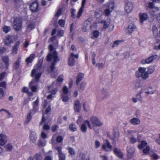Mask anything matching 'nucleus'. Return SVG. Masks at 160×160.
I'll return each mask as SVG.
<instances>
[{
  "label": "nucleus",
  "mask_w": 160,
  "mask_h": 160,
  "mask_svg": "<svg viewBox=\"0 0 160 160\" xmlns=\"http://www.w3.org/2000/svg\"><path fill=\"white\" fill-rule=\"evenodd\" d=\"M52 58L53 62L49 68L48 69L49 72H52L55 68L54 66L56 63L60 60V58H58V53L56 51H54L52 53L49 54L47 57V61L50 62Z\"/></svg>",
  "instance_id": "f257e3e1"
},
{
  "label": "nucleus",
  "mask_w": 160,
  "mask_h": 160,
  "mask_svg": "<svg viewBox=\"0 0 160 160\" xmlns=\"http://www.w3.org/2000/svg\"><path fill=\"white\" fill-rule=\"evenodd\" d=\"M146 68L140 67L136 72V75L138 78H141L142 79H146L148 77V73L146 72Z\"/></svg>",
  "instance_id": "f03ea898"
},
{
  "label": "nucleus",
  "mask_w": 160,
  "mask_h": 160,
  "mask_svg": "<svg viewBox=\"0 0 160 160\" xmlns=\"http://www.w3.org/2000/svg\"><path fill=\"white\" fill-rule=\"evenodd\" d=\"M90 121L93 127H100L103 124L99 118L96 116H93L91 117L90 118Z\"/></svg>",
  "instance_id": "7ed1b4c3"
},
{
  "label": "nucleus",
  "mask_w": 160,
  "mask_h": 160,
  "mask_svg": "<svg viewBox=\"0 0 160 160\" xmlns=\"http://www.w3.org/2000/svg\"><path fill=\"white\" fill-rule=\"evenodd\" d=\"M22 20L19 18L16 17L14 19L13 28L16 31L20 30L22 26Z\"/></svg>",
  "instance_id": "20e7f679"
},
{
  "label": "nucleus",
  "mask_w": 160,
  "mask_h": 160,
  "mask_svg": "<svg viewBox=\"0 0 160 160\" xmlns=\"http://www.w3.org/2000/svg\"><path fill=\"white\" fill-rule=\"evenodd\" d=\"M55 149L58 152L59 160H65V155L62 151V147L58 146L55 147Z\"/></svg>",
  "instance_id": "39448f33"
},
{
  "label": "nucleus",
  "mask_w": 160,
  "mask_h": 160,
  "mask_svg": "<svg viewBox=\"0 0 160 160\" xmlns=\"http://www.w3.org/2000/svg\"><path fill=\"white\" fill-rule=\"evenodd\" d=\"M133 8V6L132 2L129 1L126 2L125 5V11L128 13H130Z\"/></svg>",
  "instance_id": "423d86ee"
},
{
  "label": "nucleus",
  "mask_w": 160,
  "mask_h": 160,
  "mask_svg": "<svg viewBox=\"0 0 160 160\" xmlns=\"http://www.w3.org/2000/svg\"><path fill=\"white\" fill-rule=\"evenodd\" d=\"M29 7L30 10L32 12H36L38 10V4L36 1L32 2Z\"/></svg>",
  "instance_id": "0eeeda50"
},
{
  "label": "nucleus",
  "mask_w": 160,
  "mask_h": 160,
  "mask_svg": "<svg viewBox=\"0 0 160 160\" xmlns=\"http://www.w3.org/2000/svg\"><path fill=\"white\" fill-rule=\"evenodd\" d=\"M157 55H152L146 58L145 60H142L141 61V63L142 64L149 63L154 60L157 58Z\"/></svg>",
  "instance_id": "6e6552de"
},
{
  "label": "nucleus",
  "mask_w": 160,
  "mask_h": 160,
  "mask_svg": "<svg viewBox=\"0 0 160 160\" xmlns=\"http://www.w3.org/2000/svg\"><path fill=\"white\" fill-rule=\"evenodd\" d=\"M7 138L6 135L4 134H0V145H4L6 143Z\"/></svg>",
  "instance_id": "1a4fd4ad"
},
{
  "label": "nucleus",
  "mask_w": 160,
  "mask_h": 160,
  "mask_svg": "<svg viewBox=\"0 0 160 160\" xmlns=\"http://www.w3.org/2000/svg\"><path fill=\"white\" fill-rule=\"evenodd\" d=\"M109 96L107 90L105 88H103L101 91V97L102 99H104Z\"/></svg>",
  "instance_id": "9d476101"
},
{
  "label": "nucleus",
  "mask_w": 160,
  "mask_h": 160,
  "mask_svg": "<svg viewBox=\"0 0 160 160\" xmlns=\"http://www.w3.org/2000/svg\"><path fill=\"white\" fill-rule=\"evenodd\" d=\"M114 154L119 158H122L123 157V153L121 150L118 148H115L113 150Z\"/></svg>",
  "instance_id": "9b49d317"
},
{
  "label": "nucleus",
  "mask_w": 160,
  "mask_h": 160,
  "mask_svg": "<svg viewBox=\"0 0 160 160\" xmlns=\"http://www.w3.org/2000/svg\"><path fill=\"white\" fill-rule=\"evenodd\" d=\"M81 109V104L80 102L77 100L74 102V110L75 111L79 112L80 111Z\"/></svg>",
  "instance_id": "f8f14e48"
},
{
  "label": "nucleus",
  "mask_w": 160,
  "mask_h": 160,
  "mask_svg": "<svg viewBox=\"0 0 160 160\" xmlns=\"http://www.w3.org/2000/svg\"><path fill=\"white\" fill-rule=\"evenodd\" d=\"M29 138L31 142L34 143H35L37 139L36 133L34 132H31Z\"/></svg>",
  "instance_id": "ddd939ff"
},
{
  "label": "nucleus",
  "mask_w": 160,
  "mask_h": 160,
  "mask_svg": "<svg viewBox=\"0 0 160 160\" xmlns=\"http://www.w3.org/2000/svg\"><path fill=\"white\" fill-rule=\"evenodd\" d=\"M86 2V0H82V6L80 8L79 11L78 12V15L77 17L78 18H79L81 15L83 11V8L84 7L85 4Z\"/></svg>",
  "instance_id": "4468645a"
},
{
  "label": "nucleus",
  "mask_w": 160,
  "mask_h": 160,
  "mask_svg": "<svg viewBox=\"0 0 160 160\" xmlns=\"http://www.w3.org/2000/svg\"><path fill=\"white\" fill-rule=\"evenodd\" d=\"M84 77V74L82 73H79L77 77V79L76 81V84L78 85L79 82L82 80Z\"/></svg>",
  "instance_id": "2eb2a0df"
},
{
  "label": "nucleus",
  "mask_w": 160,
  "mask_h": 160,
  "mask_svg": "<svg viewBox=\"0 0 160 160\" xmlns=\"http://www.w3.org/2000/svg\"><path fill=\"white\" fill-rule=\"evenodd\" d=\"M35 83L36 81L35 80H33L30 82L29 84V87H30L32 91L33 92H36L37 89L36 86L33 85Z\"/></svg>",
  "instance_id": "dca6fc26"
},
{
  "label": "nucleus",
  "mask_w": 160,
  "mask_h": 160,
  "mask_svg": "<svg viewBox=\"0 0 160 160\" xmlns=\"http://www.w3.org/2000/svg\"><path fill=\"white\" fill-rule=\"evenodd\" d=\"M2 61L4 62L6 65V68L7 69H8L9 64L8 63L9 59L8 56L2 57Z\"/></svg>",
  "instance_id": "f3484780"
},
{
  "label": "nucleus",
  "mask_w": 160,
  "mask_h": 160,
  "mask_svg": "<svg viewBox=\"0 0 160 160\" xmlns=\"http://www.w3.org/2000/svg\"><path fill=\"white\" fill-rule=\"evenodd\" d=\"M74 56V54L73 53H71V55L68 59V64L70 66H72L75 64V60L73 56Z\"/></svg>",
  "instance_id": "a211bd4d"
},
{
  "label": "nucleus",
  "mask_w": 160,
  "mask_h": 160,
  "mask_svg": "<svg viewBox=\"0 0 160 160\" xmlns=\"http://www.w3.org/2000/svg\"><path fill=\"white\" fill-rule=\"evenodd\" d=\"M136 28V26L133 23H130L128 26V33H132Z\"/></svg>",
  "instance_id": "6ab92c4d"
},
{
  "label": "nucleus",
  "mask_w": 160,
  "mask_h": 160,
  "mask_svg": "<svg viewBox=\"0 0 160 160\" xmlns=\"http://www.w3.org/2000/svg\"><path fill=\"white\" fill-rule=\"evenodd\" d=\"M148 18V15L147 13H144L140 15V22L142 23L144 21L146 20Z\"/></svg>",
  "instance_id": "aec40b11"
},
{
  "label": "nucleus",
  "mask_w": 160,
  "mask_h": 160,
  "mask_svg": "<svg viewBox=\"0 0 160 160\" xmlns=\"http://www.w3.org/2000/svg\"><path fill=\"white\" fill-rule=\"evenodd\" d=\"M90 23V22L88 20H86L83 25V27L82 28V30L84 32H86L87 31V30L88 29V25Z\"/></svg>",
  "instance_id": "412c9836"
},
{
  "label": "nucleus",
  "mask_w": 160,
  "mask_h": 160,
  "mask_svg": "<svg viewBox=\"0 0 160 160\" xmlns=\"http://www.w3.org/2000/svg\"><path fill=\"white\" fill-rule=\"evenodd\" d=\"M20 42H17L15 45L13 46L12 51V52L13 54H16L17 53V51Z\"/></svg>",
  "instance_id": "4be33fe9"
},
{
  "label": "nucleus",
  "mask_w": 160,
  "mask_h": 160,
  "mask_svg": "<svg viewBox=\"0 0 160 160\" xmlns=\"http://www.w3.org/2000/svg\"><path fill=\"white\" fill-rule=\"evenodd\" d=\"M130 121L132 124L134 125L139 124L140 123L139 119L136 118H133L130 120Z\"/></svg>",
  "instance_id": "5701e85b"
},
{
  "label": "nucleus",
  "mask_w": 160,
  "mask_h": 160,
  "mask_svg": "<svg viewBox=\"0 0 160 160\" xmlns=\"http://www.w3.org/2000/svg\"><path fill=\"white\" fill-rule=\"evenodd\" d=\"M27 30L29 31L35 28L34 23L32 22H30L28 23L27 25Z\"/></svg>",
  "instance_id": "b1692460"
},
{
  "label": "nucleus",
  "mask_w": 160,
  "mask_h": 160,
  "mask_svg": "<svg viewBox=\"0 0 160 160\" xmlns=\"http://www.w3.org/2000/svg\"><path fill=\"white\" fill-rule=\"evenodd\" d=\"M34 57L35 55L34 54H31L29 57L26 59V62H27V65L29 63L32 62Z\"/></svg>",
  "instance_id": "393cba45"
},
{
  "label": "nucleus",
  "mask_w": 160,
  "mask_h": 160,
  "mask_svg": "<svg viewBox=\"0 0 160 160\" xmlns=\"http://www.w3.org/2000/svg\"><path fill=\"white\" fill-rule=\"evenodd\" d=\"M21 58L19 57L17 60L13 64V67L15 69H17L19 67Z\"/></svg>",
  "instance_id": "a878e982"
},
{
  "label": "nucleus",
  "mask_w": 160,
  "mask_h": 160,
  "mask_svg": "<svg viewBox=\"0 0 160 160\" xmlns=\"http://www.w3.org/2000/svg\"><path fill=\"white\" fill-rule=\"evenodd\" d=\"M12 36H8L6 37L5 42L6 44L9 45L12 42Z\"/></svg>",
  "instance_id": "bb28decb"
},
{
  "label": "nucleus",
  "mask_w": 160,
  "mask_h": 160,
  "mask_svg": "<svg viewBox=\"0 0 160 160\" xmlns=\"http://www.w3.org/2000/svg\"><path fill=\"white\" fill-rule=\"evenodd\" d=\"M159 10V8L156 7L154 9L151 10L150 11V15L153 17H154L155 15L156 12L158 11Z\"/></svg>",
  "instance_id": "cd10ccee"
},
{
  "label": "nucleus",
  "mask_w": 160,
  "mask_h": 160,
  "mask_svg": "<svg viewBox=\"0 0 160 160\" xmlns=\"http://www.w3.org/2000/svg\"><path fill=\"white\" fill-rule=\"evenodd\" d=\"M143 84L140 82L139 81H137L136 82L134 88L135 89H138V88H141Z\"/></svg>",
  "instance_id": "c85d7f7f"
},
{
  "label": "nucleus",
  "mask_w": 160,
  "mask_h": 160,
  "mask_svg": "<svg viewBox=\"0 0 160 160\" xmlns=\"http://www.w3.org/2000/svg\"><path fill=\"white\" fill-rule=\"evenodd\" d=\"M147 144L146 141H142L141 142V144L138 145V147L139 149H142L147 145Z\"/></svg>",
  "instance_id": "c756f323"
},
{
  "label": "nucleus",
  "mask_w": 160,
  "mask_h": 160,
  "mask_svg": "<svg viewBox=\"0 0 160 160\" xmlns=\"http://www.w3.org/2000/svg\"><path fill=\"white\" fill-rule=\"evenodd\" d=\"M104 25L103 28H106L108 27L110 23V19L109 18H108L106 21H104Z\"/></svg>",
  "instance_id": "7c9ffc66"
},
{
  "label": "nucleus",
  "mask_w": 160,
  "mask_h": 160,
  "mask_svg": "<svg viewBox=\"0 0 160 160\" xmlns=\"http://www.w3.org/2000/svg\"><path fill=\"white\" fill-rule=\"evenodd\" d=\"M8 0H5L7 2ZM14 4L17 6V7H19L22 3V0H13Z\"/></svg>",
  "instance_id": "2f4dec72"
},
{
  "label": "nucleus",
  "mask_w": 160,
  "mask_h": 160,
  "mask_svg": "<svg viewBox=\"0 0 160 160\" xmlns=\"http://www.w3.org/2000/svg\"><path fill=\"white\" fill-rule=\"evenodd\" d=\"M69 128L70 129L72 132L75 131L77 130V128L76 125L73 124H71L69 126Z\"/></svg>",
  "instance_id": "473e14b6"
},
{
  "label": "nucleus",
  "mask_w": 160,
  "mask_h": 160,
  "mask_svg": "<svg viewBox=\"0 0 160 160\" xmlns=\"http://www.w3.org/2000/svg\"><path fill=\"white\" fill-rule=\"evenodd\" d=\"M35 160H42V156L39 153H37L34 155Z\"/></svg>",
  "instance_id": "72a5a7b5"
},
{
  "label": "nucleus",
  "mask_w": 160,
  "mask_h": 160,
  "mask_svg": "<svg viewBox=\"0 0 160 160\" xmlns=\"http://www.w3.org/2000/svg\"><path fill=\"white\" fill-rule=\"evenodd\" d=\"M61 97L63 101L67 102L68 101L69 98L66 95L62 94Z\"/></svg>",
  "instance_id": "f704fd0d"
},
{
  "label": "nucleus",
  "mask_w": 160,
  "mask_h": 160,
  "mask_svg": "<svg viewBox=\"0 0 160 160\" xmlns=\"http://www.w3.org/2000/svg\"><path fill=\"white\" fill-rule=\"evenodd\" d=\"M37 145L39 147H43L45 145V143L40 139L38 140Z\"/></svg>",
  "instance_id": "c9c22d12"
},
{
  "label": "nucleus",
  "mask_w": 160,
  "mask_h": 160,
  "mask_svg": "<svg viewBox=\"0 0 160 160\" xmlns=\"http://www.w3.org/2000/svg\"><path fill=\"white\" fill-rule=\"evenodd\" d=\"M154 67L153 66H150L148 68V72L149 74L152 73L154 71Z\"/></svg>",
  "instance_id": "e433bc0d"
},
{
  "label": "nucleus",
  "mask_w": 160,
  "mask_h": 160,
  "mask_svg": "<svg viewBox=\"0 0 160 160\" xmlns=\"http://www.w3.org/2000/svg\"><path fill=\"white\" fill-rule=\"evenodd\" d=\"M5 148L7 151H11L12 148V146L11 144H8L5 146Z\"/></svg>",
  "instance_id": "4c0bfd02"
},
{
  "label": "nucleus",
  "mask_w": 160,
  "mask_h": 160,
  "mask_svg": "<svg viewBox=\"0 0 160 160\" xmlns=\"http://www.w3.org/2000/svg\"><path fill=\"white\" fill-rule=\"evenodd\" d=\"M58 23L59 25L62 27H63L65 24V21L63 19H60L58 21Z\"/></svg>",
  "instance_id": "58836bf2"
},
{
  "label": "nucleus",
  "mask_w": 160,
  "mask_h": 160,
  "mask_svg": "<svg viewBox=\"0 0 160 160\" xmlns=\"http://www.w3.org/2000/svg\"><path fill=\"white\" fill-rule=\"evenodd\" d=\"M68 149L70 154L71 155H74L75 154V152L74 149L68 147Z\"/></svg>",
  "instance_id": "ea45409f"
},
{
  "label": "nucleus",
  "mask_w": 160,
  "mask_h": 160,
  "mask_svg": "<svg viewBox=\"0 0 160 160\" xmlns=\"http://www.w3.org/2000/svg\"><path fill=\"white\" fill-rule=\"evenodd\" d=\"M114 8V2L113 1H111L109 4L108 8L112 11Z\"/></svg>",
  "instance_id": "a19ab883"
},
{
  "label": "nucleus",
  "mask_w": 160,
  "mask_h": 160,
  "mask_svg": "<svg viewBox=\"0 0 160 160\" xmlns=\"http://www.w3.org/2000/svg\"><path fill=\"white\" fill-rule=\"evenodd\" d=\"M63 93L62 94L66 95L68 93V90L66 86H64L62 89Z\"/></svg>",
  "instance_id": "79ce46f5"
},
{
  "label": "nucleus",
  "mask_w": 160,
  "mask_h": 160,
  "mask_svg": "<svg viewBox=\"0 0 160 160\" xmlns=\"http://www.w3.org/2000/svg\"><path fill=\"white\" fill-rule=\"evenodd\" d=\"M96 66L100 70L102 69L104 66V64L103 63H98L96 64Z\"/></svg>",
  "instance_id": "37998d69"
},
{
  "label": "nucleus",
  "mask_w": 160,
  "mask_h": 160,
  "mask_svg": "<svg viewBox=\"0 0 160 160\" xmlns=\"http://www.w3.org/2000/svg\"><path fill=\"white\" fill-rule=\"evenodd\" d=\"M137 141V139L135 138L133 135H132L130 138V142L131 143H134Z\"/></svg>",
  "instance_id": "c03bdc74"
},
{
  "label": "nucleus",
  "mask_w": 160,
  "mask_h": 160,
  "mask_svg": "<svg viewBox=\"0 0 160 160\" xmlns=\"http://www.w3.org/2000/svg\"><path fill=\"white\" fill-rule=\"evenodd\" d=\"M81 129L83 132H85L87 131V127L85 124H83L81 126Z\"/></svg>",
  "instance_id": "a18cd8bd"
},
{
  "label": "nucleus",
  "mask_w": 160,
  "mask_h": 160,
  "mask_svg": "<svg viewBox=\"0 0 160 160\" xmlns=\"http://www.w3.org/2000/svg\"><path fill=\"white\" fill-rule=\"evenodd\" d=\"M31 112H30L29 114L27 115V119L25 122H26L27 123H28V122H29L32 118V117L31 116Z\"/></svg>",
  "instance_id": "49530a36"
},
{
  "label": "nucleus",
  "mask_w": 160,
  "mask_h": 160,
  "mask_svg": "<svg viewBox=\"0 0 160 160\" xmlns=\"http://www.w3.org/2000/svg\"><path fill=\"white\" fill-rule=\"evenodd\" d=\"M86 85V83L84 82H82L80 86V89L82 90H83Z\"/></svg>",
  "instance_id": "de8ad7c7"
},
{
  "label": "nucleus",
  "mask_w": 160,
  "mask_h": 160,
  "mask_svg": "<svg viewBox=\"0 0 160 160\" xmlns=\"http://www.w3.org/2000/svg\"><path fill=\"white\" fill-rule=\"evenodd\" d=\"M63 139V138L61 136H58L56 138V142H62Z\"/></svg>",
  "instance_id": "09e8293b"
},
{
  "label": "nucleus",
  "mask_w": 160,
  "mask_h": 160,
  "mask_svg": "<svg viewBox=\"0 0 160 160\" xmlns=\"http://www.w3.org/2000/svg\"><path fill=\"white\" fill-rule=\"evenodd\" d=\"M3 31L5 33H7L10 29V28L9 27L5 26L3 28Z\"/></svg>",
  "instance_id": "8fccbe9b"
},
{
  "label": "nucleus",
  "mask_w": 160,
  "mask_h": 160,
  "mask_svg": "<svg viewBox=\"0 0 160 160\" xmlns=\"http://www.w3.org/2000/svg\"><path fill=\"white\" fill-rule=\"evenodd\" d=\"M134 154V150H133L132 152L129 151V150H128V157L129 158H131Z\"/></svg>",
  "instance_id": "3c124183"
},
{
  "label": "nucleus",
  "mask_w": 160,
  "mask_h": 160,
  "mask_svg": "<svg viewBox=\"0 0 160 160\" xmlns=\"http://www.w3.org/2000/svg\"><path fill=\"white\" fill-rule=\"evenodd\" d=\"M0 87H2L5 89L6 88V84L4 82H0Z\"/></svg>",
  "instance_id": "603ef678"
},
{
  "label": "nucleus",
  "mask_w": 160,
  "mask_h": 160,
  "mask_svg": "<svg viewBox=\"0 0 160 160\" xmlns=\"http://www.w3.org/2000/svg\"><path fill=\"white\" fill-rule=\"evenodd\" d=\"M101 12L99 10H97L95 12V15L96 16L97 18H98L101 15Z\"/></svg>",
  "instance_id": "864d4df0"
},
{
  "label": "nucleus",
  "mask_w": 160,
  "mask_h": 160,
  "mask_svg": "<svg viewBox=\"0 0 160 160\" xmlns=\"http://www.w3.org/2000/svg\"><path fill=\"white\" fill-rule=\"evenodd\" d=\"M41 75V73H38L35 75V78L36 80H34L36 81V82L38 81V80L40 78Z\"/></svg>",
  "instance_id": "5fc2aeb1"
},
{
  "label": "nucleus",
  "mask_w": 160,
  "mask_h": 160,
  "mask_svg": "<svg viewBox=\"0 0 160 160\" xmlns=\"http://www.w3.org/2000/svg\"><path fill=\"white\" fill-rule=\"evenodd\" d=\"M148 7L151 9H153L155 8L156 7L154 6V4L153 2H151L149 3L148 4Z\"/></svg>",
  "instance_id": "6e6d98bb"
},
{
  "label": "nucleus",
  "mask_w": 160,
  "mask_h": 160,
  "mask_svg": "<svg viewBox=\"0 0 160 160\" xmlns=\"http://www.w3.org/2000/svg\"><path fill=\"white\" fill-rule=\"evenodd\" d=\"M150 150V148L149 146H148L146 147V148L144 149L143 150V152L144 153H147L149 152Z\"/></svg>",
  "instance_id": "4d7b16f0"
},
{
  "label": "nucleus",
  "mask_w": 160,
  "mask_h": 160,
  "mask_svg": "<svg viewBox=\"0 0 160 160\" xmlns=\"http://www.w3.org/2000/svg\"><path fill=\"white\" fill-rule=\"evenodd\" d=\"M112 11L109 8L106 9L104 11V13L106 15L108 16L110 13Z\"/></svg>",
  "instance_id": "13d9d810"
},
{
  "label": "nucleus",
  "mask_w": 160,
  "mask_h": 160,
  "mask_svg": "<svg viewBox=\"0 0 160 160\" xmlns=\"http://www.w3.org/2000/svg\"><path fill=\"white\" fill-rule=\"evenodd\" d=\"M120 42L121 41L119 40L115 41L114 42L113 44L112 45V47L113 48L114 47L117 46L119 44Z\"/></svg>",
  "instance_id": "bf43d9fd"
},
{
  "label": "nucleus",
  "mask_w": 160,
  "mask_h": 160,
  "mask_svg": "<svg viewBox=\"0 0 160 160\" xmlns=\"http://www.w3.org/2000/svg\"><path fill=\"white\" fill-rule=\"evenodd\" d=\"M83 120V118L81 116H79L78 117V119L77 120V122L78 124L81 123Z\"/></svg>",
  "instance_id": "052dcab7"
},
{
  "label": "nucleus",
  "mask_w": 160,
  "mask_h": 160,
  "mask_svg": "<svg viewBox=\"0 0 160 160\" xmlns=\"http://www.w3.org/2000/svg\"><path fill=\"white\" fill-rule=\"evenodd\" d=\"M62 12V10L61 9H59L57 12L56 14V16L58 17L59 16H60L61 14V13Z\"/></svg>",
  "instance_id": "680f3d73"
},
{
  "label": "nucleus",
  "mask_w": 160,
  "mask_h": 160,
  "mask_svg": "<svg viewBox=\"0 0 160 160\" xmlns=\"http://www.w3.org/2000/svg\"><path fill=\"white\" fill-rule=\"evenodd\" d=\"M99 34V32L98 31H95L93 33V36L95 38H97Z\"/></svg>",
  "instance_id": "e2e57ef3"
},
{
  "label": "nucleus",
  "mask_w": 160,
  "mask_h": 160,
  "mask_svg": "<svg viewBox=\"0 0 160 160\" xmlns=\"http://www.w3.org/2000/svg\"><path fill=\"white\" fill-rule=\"evenodd\" d=\"M43 129L45 130H49L50 129V127L48 125L46 124L43 126Z\"/></svg>",
  "instance_id": "0e129e2a"
},
{
  "label": "nucleus",
  "mask_w": 160,
  "mask_h": 160,
  "mask_svg": "<svg viewBox=\"0 0 160 160\" xmlns=\"http://www.w3.org/2000/svg\"><path fill=\"white\" fill-rule=\"evenodd\" d=\"M6 51V49L4 47L0 48V55L2 54Z\"/></svg>",
  "instance_id": "69168bd1"
},
{
  "label": "nucleus",
  "mask_w": 160,
  "mask_h": 160,
  "mask_svg": "<svg viewBox=\"0 0 160 160\" xmlns=\"http://www.w3.org/2000/svg\"><path fill=\"white\" fill-rule=\"evenodd\" d=\"M100 142L98 141H96L95 142V148H98L100 146Z\"/></svg>",
  "instance_id": "338daca9"
},
{
  "label": "nucleus",
  "mask_w": 160,
  "mask_h": 160,
  "mask_svg": "<svg viewBox=\"0 0 160 160\" xmlns=\"http://www.w3.org/2000/svg\"><path fill=\"white\" fill-rule=\"evenodd\" d=\"M106 144L108 148H111L112 147V146L111 145L110 142L108 140H106Z\"/></svg>",
  "instance_id": "774afa93"
}]
</instances>
